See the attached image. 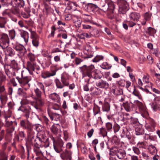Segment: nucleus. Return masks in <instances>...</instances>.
Wrapping results in <instances>:
<instances>
[{
  "mask_svg": "<svg viewBox=\"0 0 160 160\" xmlns=\"http://www.w3.org/2000/svg\"><path fill=\"white\" fill-rule=\"evenodd\" d=\"M138 145L140 148H147L145 143L143 142H138Z\"/></svg>",
  "mask_w": 160,
  "mask_h": 160,
  "instance_id": "obj_53",
  "label": "nucleus"
},
{
  "mask_svg": "<svg viewBox=\"0 0 160 160\" xmlns=\"http://www.w3.org/2000/svg\"><path fill=\"white\" fill-rule=\"evenodd\" d=\"M113 129L114 132L116 133L118 132L120 129V127L117 123H115L113 126Z\"/></svg>",
  "mask_w": 160,
  "mask_h": 160,
  "instance_id": "obj_50",
  "label": "nucleus"
},
{
  "mask_svg": "<svg viewBox=\"0 0 160 160\" xmlns=\"http://www.w3.org/2000/svg\"><path fill=\"white\" fill-rule=\"evenodd\" d=\"M152 52L153 54L157 57H158L160 55V52L157 48L153 49Z\"/></svg>",
  "mask_w": 160,
  "mask_h": 160,
  "instance_id": "obj_57",
  "label": "nucleus"
},
{
  "mask_svg": "<svg viewBox=\"0 0 160 160\" xmlns=\"http://www.w3.org/2000/svg\"><path fill=\"white\" fill-rule=\"evenodd\" d=\"M0 98L1 102L5 103L7 100L8 98L6 94H0Z\"/></svg>",
  "mask_w": 160,
  "mask_h": 160,
  "instance_id": "obj_43",
  "label": "nucleus"
},
{
  "mask_svg": "<svg viewBox=\"0 0 160 160\" xmlns=\"http://www.w3.org/2000/svg\"><path fill=\"white\" fill-rule=\"evenodd\" d=\"M105 2L107 4L108 7L105 4H102L101 5L102 8L101 10L105 12L107 11L110 13H113L115 8L114 2L111 0H105Z\"/></svg>",
  "mask_w": 160,
  "mask_h": 160,
  "instance_id": "obj_5",
  "label": "nucleus"
},
{
  "mask_svg": "<svg viewBox=\"0 0 160 160\" xmlns=\"http://www.w3.org/2000/svg\"><path fill=\"white\" fill-rule=\"evenodd\" d=\"M134 103L135 105L138 106L140 111L142 113L146 114L147 112L145 106L141 102L138 100H135L134 101Z\"/></svg>",
  "mask_w": 160,
  "mask_h": 160,
  "instance_id": "obj_18",
  "label": "nucleus"
},
{
  "mask_svg": "<svg viewBox=\"0 0 160 160\" xmlns=\"http://www.w3.org/2000/svg\"><path fill=\"white\" fill-rule=\"evenodd\" d=\"M102 78V76L100 75L99 71L97 70H93L90 74V76H89L88 78H86L87 79L88 83L90 82V79L91 78H93L95 79H100Z\"/></svg>",
  "mask_w": 160,
  "mask_h": 160,
  "instance_id": "obj_14",
  "label": "nucleus"
},
{
  "mask_svg": "<svg viewBox=\"0 0 160 160\" xmlns=\"http://www.w3.org/2000/svg\"><path fill=\"white\" fill-rule=\"evenodd\" d=\"M18 110H20L26 113L25 116L27 118L29 117L30 112L31 111V108L28 106L20 108Z\"/></svg>",
  "mask_w": 160,
  "mask_h": 160,
  "instance_id": "obj_23",
  "label": "nucleus"
},
{
  "mask_svg": "<svg viewBox=\"0 0 160 160\" xmlns=\"http://www.w3.org/2000/svg\"><path fill=\"white\" fill-rule=\"evenodd\" d=\"M22 37V41H24L26 43H27L28 41V35L26 32H23L21 34Z\"/></svg>",
  "mask_w": 160,
  "mask_h": 160,
  "instance_id": "obj_34",
  "label": "nucleus"
},
{
  "mask_svg": "<svg viewBox=\"0 0 160 160\" xmlns=\"http://www.w3.org/2000/svg\"><path fill=\"white\" fill-rule=\"evenodd\" d=\"M128 9V5L127 2L125 0H121L119 2L118 10L119 13L125 14Z\"/></svg>",
  "mask_w": 160,
  "mask_h": 160,
  "instance_id": "obj_10",
  "label": "nucleus"
},
{
  "mask_svg": "<svg viewBox=\"0 0 160 160\" xmlns=\"http://www.w3.org/2000/svg\"><path fill=\"white\" fill-rule=\"evenodd\" d=\"M140 17V14L136 12H132L129 15L130 20L134 22L138 21Z\"/></svg>",
  "mask_w": 160,
  "mask_h": 160,
  "instance_id": "obj_19",
  "label": "nucleus"
},
{
  "mask_svg": "<svg viewBox=\"0 0 160 160\" xmlns=\"http://www.w3.org/2000/svg\"><path fill=\"white\" fill-rule=\"evenodd\" d=\"M41 146H38V147H34V151L36 155L38 157H41L43 155V153L41 151L40 149V148Z\"/></svg>",
  "mask_w": 160,
  "mask_h": 160,
  "instance_id": "obj_32",
  "label": "nucleus"
},
{
  "mask_svg": "<svg viewBox=\"0 0 160 160\" xmlns=\"http://www.w3.org/2000/svg\"><path fill=\"white\" fill-rule=\"evenodd\" d=\"M125 151L121 149H118L117 156L119 159H122L126 156Z\"/></svg>",
  "mask_w": 160,
  "mask_h": 160,
  "instance_id": "obj_27",
  "label": "nucleus"
},
{
  "mask_svg": "<svg viewBox=\"0 0 160 160\" xmlns=\"http://www.w3.org/2000/svg\"><path fill=\"white\" fill-rule=\"evenodd\" d=\"M85 81L87 82V83L86 84L84 85L83 86V89L84 91H85L88 92L89 91V89L88 87V84H89V82L88 83L87 79H85Z\"/></svg>",
  "mask_w": 160,
  "mask_h": 160,
  "instance_id": "obj_58",
  "label": "nucleus"
},
{
  "mask_svg": "<svg viewBox=\"0 0 160 160\" xmlns=\"http://www.w3.org/2000/svg\"><path fill=\"white\" fill-rule=\"evenodd\" d=\"M4 68L6 74L9 78L18 75L21 72V70L15 61H12L10 65L4 66Z\"/></svg>",
  "mask_w": 160,
  "mask_h": 160,
  "instance_id": "obj_2",
  "label": "nucleus"
},
{
  "mask_svg": "<svg viewBox=\"0 0 160 160\" xmlns=\"http://www.w3.org/2000/svg\"><path fill=\"white\" fill-rule=\"evenodd\" d=\"M132 149L134 153L137 154L138 155L140 153V151L138 148L135 147H133Z\"/></svg>",
  "mask_w": 160,
  "mask_h": 160,
  "instance_id": "obj_63",
  "label": "nucleus"
},
{
  "mask_svg": "<svg viewBox=\"0 0 160 160\" xmlns=\"http://www.w3.org/2000/svg\"><path fill=\"white\" fill-rule=\"evenodd\" d=\"M156 32V30L151 28L149 27L146 31L147 33L150 35H152L155 34Z\"/></svg>",
  "mask_w": 160,
  "mask_h": 160,
  "instance_id": "obj_38",
  "label": "nucleus"
},
{
  "mask_svg": "<svg viewBox=\"0 0 160 160\" xmlns=\"http://www.w3.org/2000/svg\"><path fill=\"white\" fill-rule=\"evenodd\" d=\"M5 49L4 52L6 55L12 57L14 55L15 53L14 51L12 48L8 47Z\"/></svg>",
  "mask_w": 160,
  "mask_h": 160,
  "instance_id": "obj_26",
  "label": "nucleus"
},
{
  "mask_svg": "<svg viewBox=\"0 0 160 160\" xmlns=\"http://www.w3.org/2000/svg\"><path fill=\"white\" fill-rule=\"evenodd\" d=\"M100 133L103 137H104L107 135V132L105 128H102L100 129Z\"/></svg>",
  "mask_w": 160,
  "mask_h": 160,
  "instance_id": "obj_48",
  "label": "nucleus"
},
{
  "mask_svg": "<svg viewBox=\"0 0 160 160\" xmlns=\"http://www.w3.org/2000/svg\"><path fill=\"white\" fill-rule=\"evenodd\" d=\"M9 36L11 39H13L15 36V33L14 30L11 31L9 32Z\"/></svg>",
  "mask_w": 160,
  "mask_h": 160,
  "instance_id": "obj_56",
  "label": "nucleus"
},
{
  "mask_svg": "<svg viewBox=\"0 0 160 160\" xmlns=\"http://www.w3.org/2000/svg\"><path fill=\"white\" fill-rule=\"evenodd\" d=\"M25 73V72L21 70V72L20 73L21 77L20 78L18 76L16 77V79L22 86H24L28 84L31 79V77L26 76Z\"/></svg>",
  "mask_w": 160,
  "mask_h": 160,
  "instance_id": "obj_7",
  "label": "nucleus"
},
{
  "mask_svg": "<svg viewBox=\"0 0 160 160\" xmlns=\"http://www.w3.org/2000/svg\"><path fill=\"white\" fill-rule=\"evenodd\" d=\"M107 130L110 131L112 128V124L110 122H107L106 125Z\"/></svg>",
  "mask_w": 160,
  "mask_h": 160,
  "instance_id": "obj_55",
  "label": "nucleus"
},
{
  "mask_svg": "<svg viewBox=\"0 0 160 160\" xmlns=\"http://www.w3.org/2000/svg\"><path fill=\"white\" fill-rule=\"evenodd\" d=\"M39 38L32 39V42L33 46L36 47H37L39 45Z\"/></svg>",
  "mask_w": 160,
  "mask_h": 160,
  "instance_id": "obj_46",
  "label": "nucleus"
},
{
  "mask_svg": "<svg viewBox=\"0 0 160 160\" xmlns=\"http://www.w3.org/2000/svg\"><path fill=\"white\" fill-rule=\"evenodd\" d=\"M31 37L32 39L39 38L38 36L34 32H31Z\"/></svg>",
  "mask_w": 160,
  "mask_h": 160,
  "instance_id": "obj_54",
  "label": "nucleus"
},
{
  "mask_svg": "<svg viewBox=\"0 0 160 160\" xmlns=\"http://www.w3.org/2000/svg\"><path fill=\"white\" fill-rule=\"evenodd\" d=\"M94 66L93 65H91L89 66L84 65L81 67H80L79 69L81 72L82 75V78L86 79L88 78L92 71L94 70Z\"/></svg>",
  "mask_w": 160,
  "mask_h": 160,
  "instance_id": "obj_4",
  "label": "nucleus"
},
{
  "mask_svg": "<svg viewBox=\"0 0 160 160\" xmlns=\"http://www.w3.org/2000/svg\"><path fill=\"white\" fill-rule=\"evenodd\" d=\"M133 94L135 96L137 97L139 99H140L142 97L140 95L139 92L135 90L134 89V91L133 92Z\"/></svg>",
  "mask_w": 160,
  "mask_h": 160,
  "instance_id": "obj_51",
  "label": "nucleus"
},
{
  "mask_svg": "<svg viewBox=\"0 0 160 160\" xmlns=\"http://www.w3.org/2000/svg\"><path fill=\"white\" fill-rule=\"evenodd\" d=\"M91 37L90 35H89L86 33H83L81 34L79 36V37L81 39H84L85 38H90Z\"/></svg>",
  "mask_w": 160,
  "mask_h": 160,
  "instance_id": "obj_42",
  "label": "nucleus"
},
{
  "mask_svg": "<svg viewBox=\"0 0 160 160\" xmlns=\"http://www.w3.org/2000/svg\"><path fill=\"white\" fill-rule=\"evenodd\" d=\"M54 148L57 153H60L63 150L64 147H63V141L61 139H58L57 141H53Z\"/></svg>",
  "mask_w": 160,
  "mask_h": 160,
  "instance_id": "obj_9",
  "label": "nucleus"
},
{
  "mask_svg": "<svg viewBox=\"0 0 160 160\" xmlns=\"http://www.w3.org/2000/svg\"><path fill=\"white\" fill-rule=\"evenodd\" d=\"M101 68L104 69H110L111 66L109 65L108 63L107 62H103L101 65Z\"/></svg>",
  "mask_w": 160,
  "mask_h": 160,
  "instance_id": "obj_39",
  "label": "nucleus"
},
{
  "mask_svg": "<svg viewBox=\"0 0 160 160\" xmlns=\"http://www.w3.org/2000/svg\"><path fill=\"white\" fill-rule=\"evenodd\" d=\"M102 108L103 112H108L110 109V106L109 104L107 102L105 103L102 106Z\"/></svg>",
  "mask_w": 160,
  "mask_h": 160,
  "instance_id": "obj_35",
  "label": "nucleus"
},
{
  "mask_svg": "<svg viewBox=\"0 0 160 160\" xmlns=\"http://www.w3.org/2000/svg\"><path fill=\"white\" fill-rule=\"evenodd\" d=\"M48 114L51 120L58 121L60 120L61 115L59 113L48 112Z\"/></svg>",
  "mask_w": 160,
  "mask_h": 160,
  "instance_id": "obj_21",
  "label": "nucleus"
},
{
  "mask_svg": "<svg viewBox=\"0 0 160 160\" xmlns=\"http://www.w3.org/2000/svg\"><path fill=\"white\" fill-rule=\"evenodd\" d=\"M17 125V123L16 120L5 123L4 126L6 128V135L7 136L11 137L12 136V133L15 130V127Z\"/></svg>",
  "mask_w": 160,
  "mask_h": 160,
  "instance_id": "obj_6",
  "label": "nucleus"
},
{
  "mask_svg": "<svg viewBox=\"0 0 160 160\" xmlns=\"http://www.w3.org/2000/svg\"><path fill=\"white\" fill-rule=\"evenodd\" d=\"M61 81L65 86H68L69 85L68 78L66 74H62L61 77Z\"/></svg>",
  "mask_w": 160,
  "mask_h": 160,
  "instance_id": "obj_24",
  "label": "nucleus"
},
{
  "mask_svg": "<svg viewBox=\"0 0 160 160\" xmlns=\"http://www.w3.org/2000/svg\"><path fill=\"white\" fill-rule=\"evenodd\" d=\"M132 118V117L129 115V114L128 113H125L124 114L123 117L122 119L123 121H124L128 120H129Z\"/></svg>",
  "mask_w": 160,
  "mask_h": 160,
  "instance_id": "obj_49",
  "label": "nucleus"
},
{
  "mask_svg": "<svg viewBox=\"0 0 160 160\" xmlns=\"http://www.w3.org/2000/svg\"><path fill=\"white\" fill-rule=\"evenodd\" d=\"M54 60L55 62H58L61 61L60 55H57L55 56L54 58Z\"/></svg>",
  "mask_w": 160,
  "mask_h": 160,
  "instance_id": "obj_60",
  "label": "nucleus"
},
{
  "mask_svg": "<svg viewBox=\"0 0 160 160\" xmlns=\"http://www.w3.org/2000/svg\"><path fill=\"white\" fill-rule=\"evenodd\" d=\"M136 134L137 135H142L143 131L142 129H140L139 128H137L135 130Z\"/></svg>",
  "mask_w": 160,
  "mask_h": 160,
  "instance_id": "obj_47",
  "label": "nucleus"
},
{
  "mask_svg": "<svg viewBox=\"0 0 160 160\" xmlns=\"http://www.w3.org/2000/svg\"><path fill=\"white\" fill-rule=\"evenodd\" d=\"M148 150L150 153L152 155H155L157 152V150L154 145H152L148 146Z\"/></svg>",
  "mask_w": 160,
  "mask_h": 160,
  "instance_id": "obj_29",
  "label": "nucleus"
},
{
  "mask_svg": "<svg viewBox=\"0 0 160 160\" xmlns=\"http://www.w3.org/2000/svg\"><path fill=\"white\" fill-rule=\"evenodd\" d=\"M103 58V56L101 55H97L92 60V61L93 62H97L100 60H102Z\"/></svg>",
  "mask_w": 160,
  "mask_h": 160,
  "instance_id": "obj_37",
  "label": "nucleus"
},
{
  "mask_svg": "<svg viewBox=\"0 0 160 160\" xmlns=\"http://www.w3.org/2000/svg\"><path fill=\"white\" fill-rule=\"evenodd\" d=\"M86 9L88 12H92L98 8V6L92 3H88L85 6Z\"/></svg>",
  "mask_w": 160,
  "mask_h": 160,
  "instance_id": "obj_22",
  "label": "nucleus"
},
{
  "mask_svg": "<svg viewBox=\"0 0 160 160\" xmlns=\"http://www.w3.org/2000/svg\"><path fill=\"white\" fill-rule=\"evenodd\" d=\"M19 137H20L21 138V139L22 140L25 137V134L24 132L20 131L19 132Z\"/></svg>",
  "mask_w": 160,
  "mask_h": 160,
  "instance_id": "obj_61",
  "label": "nucleus"
},
{
  "mask_svg": "<svg viewBox=\"0 0 160 160\" xmlns=\"http://www.w3.org/2000/svg\"><path fill=\"white\" fill-rule=\"evenodd\" d=\"M49 98L53 101H55L60 98L59 95L56 93L50 94L49 95Z\"/></svg>",
  "mask_w": 160,
  "mask_h": 160,
  "instance_id": "obj_36",
  "label": "nucleus"
},
{
  "mask_svg": "<svg viewBox=\"0 0 160 160\" xmlns=\"http://www.w3.org/2000/svg\"><path fill=\"white\" fill-rule=\"evenodd\" d=\"M0 158L7 159V156L6 154L3 152H2L0 153Z\"/></svg>",
  "mask_w": 160,
  "mask_h": 160,
  "instance_id": "obj_59",
  "label": "nucleus"
},
{
  "mask_svg": "<svg viewBox=\"0 0 160 160\" xmlns=\"http://www.w3.org/2000/svg\"><path fill=\"white\" fill-rule=\"evenodd\" d=\"M40 67L37 65H36V64H35V66L34 67V71H36V72L37 74H39L40 73Z\"/></svg>",
  "mask_w": 160,
  "mask_h": 160,
  "instance_id": "obj_64",
  "label": "nucleus"
},
{
  "mask_svg": "<svg viewBox=\"0 0 160 160\" xmlns=\"http://www.w3.org/2000/svg\"><path fill=\"white\" fill-rule=\"evenodd\" d=\"M118 150V149L115 148L110 149L109 154L111 156L117 155Z\"/></svg>",
  "mask_w": 160,
  "mask_h": 160,
  "instance_id": "obj_41",
  "label": "nucleus"
},
{
  "mask_svg": "<svg viewBox=\"0 0 160 160\" xmlns=\"http://www.w3.org/2000/svg\"><path fill=\"white\" fill-rule=\"evenodd\" d=\"M0 46L2 48H7L9 45V39L6 34H0Z\"/></svg>",
  "mask_w": 160,
  "mask_h": 160,
  "instance_id": "obj_8",
  "label": "nucleus"
},
{
  "mask_svg": "<svg viewBox=\"0 0 160 160\" xmlns=\"http://www.w3.org/2000/svg\"><path fill=\"white\" fill-rule=\"evenodd\" d=\"M42 120L44 125H45L47 128L50 126V124L51 123L48 119L45 116L42 117Z\"/></svg>",
  "mask_w": 160,
  "mask_h": 160,
  "instance_id": "obj_30",
  "label": "nucleus"
},
{
  "mask_svg": "<svg viewBox=\"0 0 160 160\" xmlns=\"http://www.w3.org/2000/svg\"><path fill=\"white\" fill-rule=\"evenodd\" d=\"M151 107L153 110L156 111L159 110L160 108V98L158 97L155 98L154 102L152 104Z\"/></svg>",
  "mask_w": 160,
  "mask_h": 160,
  "instance_id": "obj_15",
  "label": "nucleus"
},
{
  "mask_svg": "<svg viewBox=\"0 0 160 160\" xmlns=\"http://www.w3.org/2000/svg\"><path fill=\"white\" fill-rule=\"evenodd\" d=\"M11 4L15 7H23L24 2L23 0H11Z\"/></svg>",
  "mask_w": 160,
  "mask_h": 160,
  "instance_id": "obj_17",
  "label": "nucleus"
},
{
  "mask_svg": "<svg viewBox=\"0 0 160 160\" xmlns=\"http://www.w3.org/2000/svg\"><path fill=\"white\" fill-rule=\"evenodd\" d=\"M20 125L21 127L24 129L27 130L28 134L33 132L32 131V126L28 120H21L20 122Z\"/></svg>",
  "mask_w": 160,
  "mask_h": 160,
  "instance_id": "obj_12",
  "label": "nucleus"
},
{
  "mask_svg": "<svg viewBox=\"0 0 160 160\" xmlns=\"http://www.w3.org/2000/svg\"><path fill=\"white\" fill-rule=\"evenodd\" d=\"M51 130L52 132L55 134H57L58 131V129L54 125L52 126Z\"/></svg>",
  "mask_w": 160,
  "mask_h": 160,
  "instance_id": "obj_52",
  "label": "nucleus"
},
{
  "mask_svg": "<svg viewBox=\"0 0 160 160\" xmlns=\"http://www.w3.org/2000/svg\"><path fill=\"white\" fill-rule=\"evenodd\" d=\"M93 132H94V130L92 128V129H91V130H90L88 132L87 135L89 138H90L92 137V136L93 133Z\"/></svg>",
  "mask_w": 160,
  "mask_h": 160,
  "instance_id": "obj_62",
  "label": "nucleus"
},
{
  "mask_svg": "<svg viewBox=\"0 0 160 160\" xmlns=\"http://www.w3.org/2000/svg\"><path fill=\"white\" fill-rule=\"evenodd\" d=\"M72 152L66 149L64 152L61 153L60 157L64 160H72Z\"/></svg>",
  "mask_w": 160,
  "mask_h": 160,
  "instance_id": "obj_13",
  "label": "nucleus"
},
{
  "mask_svg": "<svg viewBox=\"0 0 160 160\" xmlns=\"http://www.w3.org/2000/svg\"><path fill=\"white\" fill-rule=\"evenodd\" d=\"M56 71H57L54 70H53L52 71L51 73L48 72L47 76L44 77L43 75H42V77L44 78H46L48 77H49L50 76H54L56 74Z\"/></svg>",
  "mask_w": 160,
  "mask_h": 160,
  "instance_id": "obj_45",
  "label": "nucleus"
},
{
  "mask_svg": "<svg viewBox=\"0 0 160 160\" xmlns=\"http://www.w3.org/2000/svg\"><path fill=\"white\" fill-rule=\"evenodd\" d=\"M96 86L100 88L107 89L109 86V84L106 81L100 80L96 83Z\"/></svg>",
  "mask_w": 160,
  "mask_h": 160,
  "instance_id": "obj_16",
  "label": "nucleus"
},
{
  "mask_svg": "<svg viewBox=\"0 0 160 160\" xmlns=\"http://www.w3.org/2000/svg\"><path fill=\"white\" fill-rule=\"evenodd\" d=\"M12 113V111L10 109H9L8 110L6 111H4V112H2V116L5 119V123L11 121H9L8 119L11 117Z\"/></svg>",
  "mask_w": 160,
  "mask_h": 160,
  "instance_id": "obj_20",
  "label": "nucleus"
},
{
  "mask_svg": "<svg viewBox=\"0 0 160 160\" xmlns=\"http://www.w3.org/2000/svg\"><path fill=\"white\" fill-rule=\"evenodd\" d=\"M38 140L40 141V143L42 144V146L45 148H47L49 145V143L48 142V138L45 135V133L43 132L42 134H39L38 135Z\"/></svg>",
  "mask_w": 160,
  "mask_h": 160,
  "instance_id": "obj_11",
  "label": "nucleus"
},
{
  "mask_svg": "<svg viewBox=\"0 0 160 160\" xmlns=\"http://www.w3.org/2000/svg\"><path fill=\"white\" fill-rule=\"evenodd\" d=\"M56 84L57 88H62L64 87L63 84L58 79L56 80Z\"/></svg>",
  "mask_w": 160,
  "mask_h": 160,
  "instance_id": "obj_40",
  "label": "nucleus"
},
{
  "mask_svg": "<svg viewBox=\"0 0 160 160\" xmlns=\"http://www.w3.org/2000/svg\"><path fill=\"white\" fill-rule=\"evenodd\" d=\"M33 132L28 134L27 143L30 145H34V147H38V146H42L38 136H35Z\"/></svg>",
  "mask_w": 160,
  "mask_h": 160,
  "instance_id": "obj_3",
  "label": "nucleus"
},
{
  "mask_svg": "<svg viewBox=\"0 0 160 160\" xmlns=\"http://www.w3.org/2000/svg\"><path fill=\"white\" fill-rule=\"evenodd\" d=\"M42 91L38 88H36L34 89L36 96L32 95L31 96L34 100V101L31 102V104L38 112L41 111V107L43 106L45 103L44 99L42 98Z\"/></svg>",
  "mask_w": 160,
  "mask_h": 160,
  "instance_id": "obj_1",
  "label": "nucleus"
},
{
  "mask_svg": "<svg viewBox=\"0 0 160 160\" xmlns=\"http://www.w3.org/2000/svg\"><path fill=\"white\" fill-rule=\"evenodd\" d=\"M13 48L20 53H24L25 51V49L23 46L19 44H17L13 47Z\"/></svg>",
  "mask_w": 160,
  "mask_h": 160,
  "instance_id": "obj_25",
  "label": "nucleus"
},
{
  "mask_svg": "<svg viewBox=\"0 0 160 160\" xmlns=\"http://www.w3.org/2000/svg\"><path fill=\"white\" fill-rule=\"evenodd\" d=\"M36 88H38L42 90L44 94H45V87L43 84L41 82H37Z\"/></svg>",
  "mask_w": 160,
  "mask_h": 160,
  "instance_id": "obj_33",
  "label": "nucleus"
},
{
  "mask_svg": "<svg viewBox=\"0 0 160 160\" xmlns=\"http://www.w3.org/2000/svg\"><path fill=\"white\" fill-rule=\"evenodd\" d=\"M28 57L31 62H33L35 59V55L32 53H29L28 54Z\"/></svg>",
  "mask_w": 160,
  "mask_h": 160,
  "instance_id": "obj_44",
  "label": "nucleus"
},
{
  "mask_svg": "<svg viewBox=\"0 0 160 160\" xmlns=\"http://www.w3.org/2000/svg\"><path fill=\"white\" fill-rule=\"evenodd\" d=\"M122 105L125 109L127 112H130L131 110V103H128V102H126L123 103Z\"/></svg>",
  "mask_w": 160,
  "mask_h": 160,
  "instance_id": "obj_31",
  "label": "nucleus"
},
{
  "mask_svg": "<svg viewBox=\"0 0 160 160\" xmlns=\"http://www.w3.org/2000/svg\"><path fill=\"white\" fill-rule=\"evenodd\" d=\"M36 64L34 62H28L27 64V68L29 72L34 71V67Z\"/></svg>",
  "mask_w": 160,
  "mask_h": 160,
  "instance_id": "obj_28",
  "label": "nucleus"
}]
</instances>
